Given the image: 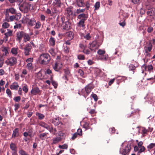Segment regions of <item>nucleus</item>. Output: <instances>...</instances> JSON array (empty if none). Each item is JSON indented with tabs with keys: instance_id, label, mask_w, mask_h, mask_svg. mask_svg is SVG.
I'll list each match as a JSON object with an SVG mask.
<instances>
[{
	"instance_id": "nucleus-1",
	"label": "nucleus",
	"mask_w": 155,
	"mask_h": 155,
	"mask_svg": "<svg viewBox=\"0 0 155 155\" xmlns=\"http://www.w3.org/2000/svg\"><path fill=\"white\" fill-rule=\"evenodd\" d=\"M50 60V56L48 54H43L40 56L39 60L41 64H46L49 62Z\"/></svg>"
},
{
	"instance_id": "nucleus-2",
	"label": "nucleus",
	"mask_w": 155,
	"mask_h": 155,
	"mask_svg": "<svg viewBox=\"0 0 155 155\" xmlns=\"http://www.w3.org/2000/svg\"><path fill=\"white\" fill-rule=\"evenodd\" d=\"M31 5L26 2H24L19 7L20 11L24 13H26L29 11Z\"/></svg>"
},
{
	"instance_id": "nucleus-3",
	"label": "nucleus",
	"mask_w": 155,
	"mask_h": 155,
	"mask_svg": "<svg viewBox=\"0 0 155 155\" xmlns=\"http://www.w3.org/2000/svg\"><path fill=\"white\" fill-rule=\"evenodd\" d=\"M17 63V59L14 57H11L8 58L5 61V63L7 65H9L11 66H13L16 64Z\"/></svg>"
},
{
	"instance_id": "nucleus-4",
	"label": "nucleus",
	"mask_w": 155,
	"mask_h": 155,
	"mask_svg": "<svg viewBox=\"0 0 155 155\" xmlns=\"http://www.w3.org/2000/svg\"><path fill=\"white\" fill-rule=\"evenodd\" d=\"M94 87L93 85L91 84H89L85 87V91L86 93H82V95H83L85 98H86Z\"/></svg>"
},
{
	"instance_id": "nucleus-5",
	"label": "nucleus",
	"mask_w": 155,
	"mask_h": 155,
	"mask_svg": "<svg viewBox=\"0 0 155 155\" xmlns=\"http://www.w3.org/2000/svg\"><path fill=\"white\" fill-rule=\"evenodd\" d=\"M32 46L30 43L27 44L25 46L23 49L25 55H28L29 54V52Z\"/></svg>"
},
{
	"instance_id": "nucleus-6",
	"label": "nucleus",
	"mask_w": 155,
	"mask_h": 155,
	"mask_svg": "<svg viewBox=\"0 0 155 155\" xmlns=\"http://www.w3.org/2000/svg\"><path fill=\"white\" fill-rule=\"evenodd\" d=\"M131 149V147L129 144L127 145L125 148L120 151L121 153L123 155L128 154Z\"/></svg>"
},
{
	"instance_id": "nucleus-7",
	"label": "nucleus",
	"mask_w": 155,
	"mask_h": 155,
	"mask_svg": "<svg viewBox=\"0 0 155 155\" xmlns=\"http://www.w3.org/2000/svg\"><path fill=\"white\" fill-rule=\"evenodd\" d=\"M24 32L22 31H19L16 34V40L20 43L21 41L22 38H23Z\"/></svg>"
},
{
	"instance_id": "nucleus-8",
	"label": "nucleus",
	"mask_w": 155,
	"mask_h": 155,
	"mask_svg": "<svg viewBox=\"0 0 155 155\" xmlns=\"http://www.w3.org/2000/svg\"><path fill=\"white\" fill-rule=\"evenodd\" d=\"M9 13L12 14H16V11L14 8L12 7L6 9L5 15L7 17L9 16Z\"/></svg>"
},
{
	"instance_id": "nucleus-9",
	"label": "nucleus",
	"mask_w": 155,
	"mask_h": 155,
	"mask_svg": "<svg viewBox=\"0 0 155 155\" xmlns=\"http://www.w3.org/2000/svg\"><path fill=\"white\" fill-rule=\"evenodd\" d=\"M97 42L96 41H94L91 44H89L90 46L89 48L91 51H95L96 49L98 48V46L97 45Z\"/></svg>"
},
{
	"instance_id": "nucleus-10",
	"label": "nucleus",
	"mask_w": 155,
	"mask_h": 155,
	"mask_svg": "<svg viewBox=\"0 0 155 155\" xmlns=\"http://www.w3.org/2000/svg\"><path fill=\"white\" fill-rule=\"evenodd\" d=\"M147 13L148 16H150L151 18H153L155 14L154 8H152L148 9Z\"/></svg>"
},
{
	"instance_id": "nucleus-11",
	"label": "nucleus",
	"mask_w": 155,
	"mask_h": 155,
	"mask_svg": "<svg viewBox=\"0 0 155 155\" xmlns=\"http://www.w3.org/2000/svg\"><path fill=\"white\" fill-rule=\"evenodd\" d=\"M153 45L152 44L151 41H150L149 42L147 43L146 45V53H147L148 51H151Z\"/></svg>"
},
{
	"instance_id": "nucleus-12",
	"label": "nucleus",
	"mask_w": 155,
	"mask_h": 155,
	"mask_svg": "<svg viewBox=\"0 0 155 155\" xmlns=\"http://www.w3.org/2000/svg\"><path fill=\"white\" fill-rule=\"evenodd\" d=\"M62 3L60 0H54L52 5L54 6L60 7H61Z\"/></svg>"
},
{
	"instance_id": "nucleus-13",
	"label": "nucleus",
	"mask_w": 155,
	"mask_h": 155,
	"mask_svg": "<svg viewBox=\"0 0 155 155\" xmlns=\"http://www.w3.org/2000/svg\"><path fill=\"white\" fill-rule=\"evenodd\" d=\"M62 64L60 63H55V64L53 66L54 70L56 71H58L62 67Z\"/></svg>"
},
{
	"instance_id": "nucleus-14",
	"label": "nucleus",
	"mask_w": 155,
	"mask_h": 155,
	"mask_svg": "<svg viewBox=\"0 0 155 155\" xmlns=\"http://www.w3.org/2000/svg\"><path fill=\"white\" fill-rule=\"evenodd\" d=\"M23 41L25 42L30 41L31 38L30 36L27 33L24 32L23 35Z\"/></svg>"
},
{
	"instance_id": "nucleus-15",
	"label": "nucleus",
	"mask_w": 155,
	"mask_h": 155,
	"mask_svg": "<svg viewBox=\"0 0 155 155\" xmlns=\"http://www.w3.org/2000/svg\"><path fill=\"white\" fill-rule=\"evenodd\" d=\"M66 36L68 40H71L74 38V34L71 31H68L66 32Z\"/></svg>"
},
{
	"instance_id": "nucleus-16",
	"label": "nucleus",
	"mask_w": 155,
	"mask_h": 155,
	"mask_svg": "<svg viewBox=\"0 0 155 155\" xmlns=\"http://www.w3.org/2000/svg\"><path fill=\"white\" fill-rule=\"evenodd\" d=\"M73 14L72 11L71 10V8H67L65 11V14L67 16H70L72 15Z\"/></svg>"
},
{
	"instance_id": "nucleus-17",
	"label": "nucleus",
	"mask_w": 155,
	"mask_h": 155,
	"mask_svg": "<svg viewBox=\"0 0 155 155\" xmlns=\"http://www.w3.org/2000/svg\"><path fill=\"white\" fill-rule=\"evenodd\" d=\"M19 85L17 82H14L10 86V88L11 89L17 90Z\"/></svg>"
},
{
	"instance_id": "nucleus-18",
	"label": "nucleus",
	"mask_w": 155,
	"mask_h": 155,
	"mask_svg": "<svg viewBox=\"0 0 155 155\" xmlns=\"http://www.w3.org/2000/svg\"><path fill=\"white\" fill-rule=\"evenodd\" d=\"M27 21L30 25L32 26L34 25L36 23V21L34 18L31 19H28L27 20Z\"/></svg>"
},
{
	"instance_id": "nucleus-19",
	"label": "nucleus",
	"mask_w": 155,
	"mask_h": 155,
	"mask_svg": "<svg viewBox=\"0 0 155 155\" xmlns=\"http://www.w3.org/2000/svg\"><path fill=\"white\" fill-rule=\"evenodd\" d=\"M77 5L80 7H84L85 5L83 0H76Z\"/></svg>"
},
{
	"instance_id": "nucleus-20",
	"label": "nucleus",
	"mask_w": 155,
	"mask_h": 155,
	"mask_svg": "<svg viewBox=\"0 0 155 155\" xmlns=\"http://www.w3.org/2000/svg\"><path fill=\"white\" fill-rule=\"evenodd\" d=\"M40 90L39 88L37 87H35L32 89L31 91V93L33 95H36L37 94L39 93Z\"/></svg>"
},
{
	"instance_id": "nucleus-21",
	"label": "nucleus",
	"mask_w": 155,
	"mask_h": 155,
	"mask_svg": "<svg viewBox=\"0 0 155 155\" xmlns=\"http://www.w3.org/2000/svg\"><path fill=\"white\" fill-rule=\"evenodd\" d=\"M51 122L55 126L58 125L60 123L59 118L57 117L53 118Z\"/></svg>"
},
{
	"instance_id": "nucleus-22",
	"label": "nucleus",
	"mask_w": 155,
	"mask_h": 155,
	"mask_svg": "<svg viewBox=\"0 0 155 155\" xmlns=\"http://www.w3.org/2000/svg\"><path fill=\"white\" fill-rule=\"evenodd\" d=\"M78 18L79 19H81V20H86L87 18V16L85 14H81L78 15Z\"/></svg>"
},
{
	"instance_id": "nucleus-23",
	"label": "nucleus",
	"mask_w": 155,
	"mask_h": 155,
	"mask_svg": "<svg viewBox=\"0 0 155 155\" xmlns=\"http://www.w3.org/2000/svg\"><path fill=\"white\" fill-rule=\"evenodd\" d=\"M19 131L18 128L15 129L13 131V133L12 134V137L15 138L19 136Z\"/></svg>"
},
{
	"instance_id": "nucleus-24",
	"label": "nucleus",
	"mask_w": 155,
	"mask_h": 155,
	"mask_svg": "<svg viewBox=\"0 0 155 155\" xmlns=\"http://www.w3.org/2000/svg\"><path fill=\"white\" fill-rule=\"evenodd\" d=\"M62 138L60 137H58L54 138L53 139V143L56 144L60 141Z\"/></svg>"
},
{
	"instance_id": "nucleus-25",
	"label": "nucleus",
	"mask_w": 155,
	"mask_h": 155,
	"mask_svg": "<svg viewBox=\"0 0 155 155\" xmlns=\"http://www.w3.org/2000/svg\"><path fill=\"white\" fill-rule=\"evenodd\" d=\"M48 134V133H47L41 134L39 135V137L41 140H44Z\"/></svg>"
},
{
	"instance_id": "nucleus-26",
	"label": "nucleus",
	"mask_w": 155,
	"mask_h": 155,
	"mask_svg": "<svg viewBox=\"0 0 155 155\" xmlns=\"http://www.w3.org/2000/svg\"><path fill=\"white\" fill-rule=\"evenodd\" d=\"M71 25V23L68 21H66L64 23V28L66 29H69Z\"/></svg>"
},
{
	"instance_id": "nucleus-27",
	"label": "nucleus",
	"mask_w": 155,
	"mask_h": 155,
	"mask_svg": "<svg viewBox=\"0 0 155 155\" xmlns=\"http://www.w3.org/2000/svg\"><path fill=\"white\" fill-rule=\"evenodd\" d=\"M97 53L99 55V58H100L105 53V51L104 50L99 49Z\"/></svg>"
},
{
	"instance_id": "nucleus-28",
	"label": "nucleus",
	"mask_w": 155,
	"mask_h": 155,
	"mask_svg": "<svg viewBox=\"0 0 155 155\" xmlns=\"http://www.w3.org/2000/svg\"><path fill=\"white\" fill-rule=\"evenodd\" d=\"M57 7H55L53 8L52 10V15L55 14H57L58 13H60V11L57 9Z\"/></svg>"
},
{
	"instance_id": "nucleus-29",
	"label": "nucleus",
	"mask_w": 155,
	"mask_h": 155,
	"mask_svg": "<svg viewBox=\"0 0 155 155\" xmlns=\"http://www.w3.org/2000/svg\"><path fill=\"white\" fill-rule=\"evenodd\" d=\"M49 42L50 45L53 46L55 45V40L54 38L52 37L50 38L49 39Z\"/></svg>"
},
{
	"instance_id": "nucleus-30",
	"label": "nucleus",
	"mask_w": 155,
	"mask_h": 155,
	"mask_svg": "<svg viewBox=\"0 0 155 155\" xmlns=\"http://www.w3.org/2000/svg\"><path fill=\"white\" fill-rule=\"evenodd\" d=\"M40 125L47 129H49V126L47 124L44 123V122H41L40 124Z\"/></svg>"
},
{
	"instance_id": "nucleus-31",
	"label": "nucleus",
	"mask_w": 155,
	"mask_h": 155,
	"mask_svg": "<svg viewBox=\"0 0 155 155\" xmlns=\"http://www.w3.org/2000/svg\"><path fill=\"white\" fill-rule=\"evenodd\" d=\"M18 48H13L11 50L12 53L14 55H16L18 54Z\"/></svg>"
},
{
	"instance_id": "nucleus-32",
	"label": "nucleus",
	"mask_w": 155,
	"mask_h": 155,
	"mask_svg": "<svg viewBox=\"0 0 155 155\" xmlns=\"http://www.w3.org/2000/svg\"><path fill=\"white\" fill-rule=\"evenodd\" d=\"M83 20H81L78 23V25L80 27H84L85 26L84 25V21Z\"/></svg>"
},
{
	"instance_id": "nucleus-33",
	"label": "nucleus",
	"mask_w": 155,
	"mask_h": 155,
	"mask_svg": "<svg viewBox=\"0 0 155 155\" xmlns=\"http://www.w3.org/2000/svg\"><path fill=\"white\" fill-rule=\"evenodd\" d=\"M2 51L4 52L3 54H4L5 55L7 56L8 54L7 48L6 47H4L2 48Z\"/></svg>"
},
{
	"instance_id": "nucleus-34",
	"label": "nucleus",
	"mask_w": 155,
	"mask_h": 155,
	"mask_svg": "<svg viewBox=\"0 0 155 155\" xmlns=\"http://www.w3.org/2000/svg\"><path fill=\"white\" fill-rule=\"evenodd\" d=\"M147 68V71L149 72H151L153 71V67L151 64L148 65L147 67L146 66V69Z\"/></svg>"
},
{
	"instance_id": "nucleus-35",
	"label": "nucleus",
	"mask_w": 155,
	"mask_h": 155,
	"mask_svg": "<svg viewBox=\"0 0 155 155\" xmlns=\"http://www.w3.org/2000/svg\"><path fill=\"white\" fill-rule=\"evenodd\" d=\"M108 55L105 53L103 55V56L100 58L101 60L106 61L108 59Z\"/></svg>"
},
{
	"instance_id": "nucleus-36",
	"label": "nucleus",
	"mask_w": 155,
	"mask_h": 155,
	"mask_svg": "<svg viewBox=\"0 0 155 155\" xmlns=\"http://www.w3.org/2000/svg\"><path fill=\"white\" fill-rule=\"evenodd\" d=\"M10 148L12 151H14L17 150V147L14 143H11L10 145Z\"/></svg>"
},
{
	"instance_id": "nucleus-37",
	"label": "nucleus",
	"mask_w": 155,
	"mask_h": 155,
	"mask_svg": "<svg viewBox=\"0 0 155 155\" xmlns=\"http://www.w3.org/2000/svg\"><path fill=\"white\" fill-rule=\"evenodd\" d=\"M26 68L29 70H31L33 68V66L31 63H28L26 65Z\"/></svg>"
},
{
	"instance_id": "nucleus-38",
	"label": "nucleus",
	"mask_w": 155,
	"mask_h": 155,
	"mask_svg": "<svg viewBox=\"0 0 155 155\" xmlns=\"http://www.w3.org/2000/svg\"><path fill=\"white\" fill-rule=\"evenodd\" d=\"M94 7L95 8L94 10H98L100 7V3L99 2H97L95 4Z\"/></svg>"
},
{
	"instance_id": "nucleus-39",
	"label": "nucleus",
	"mask_w": 155,
	"mask_h": 155,
	"mask_svg": "<svg viewBox=\"0 0 155 155\" xmlns=\"http://www.w3.org/2000/svg\"><path fill=\"white\" fill-rule=\"evenodd\" d=\"M36 114L37 116H38V118L40 120L43 119L45 117L43 114L40 113H37Z\"/></svg>"
},
{
	"instance_id": "nucleus-40",
	"label": "nucleus",
	"mask_w": 155,
	"mask_h": 155,
	"mask_svg": "<svg viewBox=\"0 0 155 155\" xmlns=\"http://www.w3.org/2000/svg\"><path fill=\"white\" fill-rule=\"evenodd\" d=\"M33 130L32 129H28V136L31 137H32L34 136L33 134Z\"/></svg>"
},
{
	"instance_id": "nucleus-41",
	"label": "nucleus",
	"mask_w": 155,
	"mask_h": 155,
	"mask_svg": "<svg viewBox=\"0 0 155 155\" xmlns=\"http://www.w3.org/2000/svg\"><path fill=\"white\" fill-rule=\"evenodd\" d=\"M35 26L34 28L35 29H38L40 28L41 26V23L39 21H38L37 22H36V23H35Z\"/></svg>"
},
{
	"instance_id": "nucleus-42",
	"label": "nucleus",
	"mask_w": 155,
	"mask_h": 155,
	"mask_svg": "<svg viewBox=\"0 0 155 155\" xmlns=\"http://www.w3.org/2000/svg\"><path fill=\"white\" fill-rule=\"evenodd\" d=\"M18 152L21 155H29L24 150L21 149L19 150Z\"/></svg>"
},
{
	"instance_id": "nucleus-43",
	"label": "nucleus",
	"mask_w": 155,
	"mask_h": 155,
	"mask_svg": "<svg viewBox=\"0 0 155 155\" xmlns=\"http://www.w3.org/2000/svg\"><path fill=\"white\" fill-rule=\"evenodd\" d=\"M9 26V24L6 22H4L2 25V27L3 28H8Z\"/></svg>"
},
{
	"instance_id": "nucleus-44",
	"label": "nucleus",
	"mask_w": 155,
	"mask_h": 155,
	"mask_svg": "<svg viewBox=\"0 0 155 155\" xmlns=\"http://www.w3.org/2000/svg\"><path fill=\"white\" fill-rule=\"evenodd\" d=\"M5 35L8 37L12 36V31L10 30L7 32L5 33Z\"/></svg>"
},
{
	"instance_id": "nucleus-45",
	"label": "nucleus",
	"mask_w": 155,
	"mask_h": 155,
	"mask_svg": "<svg viewBox=\"0 0 155 155\" xmlns=\"http://www.w3.org/2000/svg\"><path fill=\"white\" fill-rule=\"evenodd\" d=\"M59 147L61 149H67L68 147V145L66 144H64L62 145H59Z\"/></svg>"
},
{
	"instance_id": "nucleus-46",
	"label": "nucleus",
	"mask_w": 155,
	"mask_h": 155,
	"mask_svg": "<svg viewBox=\"0 0 155 155\" xmlns=\"http://www.w3.org/2000/svg\"><path fill=\"white\" fill-rule=\"evenodd\" d=\"M83 127L86 130H87L90 128V126L89 124L87 123H85L83 125Z\"/></svg>"
},
{
	"instance_id": "nucleus-47",
	"label": "nucleus",
	"mask_w": 155,
	"mask_h": 155,
	"mask_svg": "<svg viewBox=\"0 0 155 155\" xmlns=\"http://www.w3.org/2000/svg\"><path fill=\"white\" fill-rule=\"evenodd\" d=\"M22 90L24 91L25 93H27L28 91V89L27 86L26 85H25L23 87Z\"/></svg>"
},
{
	"instance_id": "nucleus-48",
	"label": "nucleus",
	"mask_w": 155,
	"mask_h": 155,
	"mask_svg": "<svg viewBox=\"0 0 155 155\" xmlns=\"http://www.w3.org/2000/svg\"><path fill=\"white\" fill-rule=\"evenodd\" d=\"M91 96L94 98L95 101H97L98 97L96 94L92 93L91 95Z\"/></svg>"
},
{
	"instance_id": "nucleus-49",
	"label": "nucleus",
	"mask_w": 155,
	"mask_h": 155,
	"mask_svg": "<svg viewBox=\"0 0 155 155\" xmlns=\"http://www.w3.org/2000/svg\"><path fill=\"white\" fill-rule=\"evenodd\" d=\"M49 52L53 56H54L56 55V53L55 52L54 49H51L49 51Z\"/></svg>"
},
{
	"instance_id": "nucleus-50",
	"label": "nucleus",
	"mask_w": 155,
	"mask_h": 155,
	"mask_svg": "<svg viewBox=\"0 0 155 155\" xmlns=\"http://www.w3.org/2000/svg\"><path fill=\"white\" fill-rule=\"evenodd\" d=\"M6 93L10 97H12V93L11 91L9 89H7L6 91Z\"/></svg>"
},
{
	"instance_id": "nucleus-51",
	"label": "nucleus",
	"mask_w": 155,
	"mask_h": 155,
	"mask_svg": "<svg viewBox=\"0 0 155 155\" xmlns=\"http://www.w3.org/2000/svg\"><path fill=\"white\" fill-rule=\"evenodd\" d=\"M78 58L79 60H83L85 59V57L84 55L79 54L78 56Z\"/></svg>"
},
{
	"instance_id": "nucleus-52",
	"label": "nucleus",
	"mask_w": 155,
	"mask_h": 155,
	"mask_svg": "<svg viewBox=\"0 0 155 155\" xmlns=\"http://www.w3.org/2000/svg\"><path fill=\"white\" fill-rule=\"evenodd\" d=\"M13 99L15 101L18 102L21 100V97L20 96L16 97H14Z\"/></svg>"
},
{
	"instance_id": "nucleus-53",
	"label": "nucleus",
	"mask_w": 155,
	"mask_h": 155,
	"mask_svg": "<svg viewBox=\"0 0 155 155\" xmlns=\"http://www.w3.org/2000/svg\"><path fill=\"white\" fill-rule=\"evenodd\" d=\"M85 9H78L76 11V12L77 14H79L85 11Z\"/></svg>"
},
{
	"instance_id": "nucleus-54",
	"label": "nucleus",
	"mask_w": 155,
	"mask_h": 155,
	"mask_svg": "<svg viewBox=\"0 0 155 155\" xmlns=\"http://www.w3.org/2000/svg\"><path fill=\"white\" fill-rule=\"evenodd\" d=\"M16 18V16L14 15L10 16L9 17V20L10 21H13Z\"/></svg>"
},
{
	"instance_id": "nucleus-55",
	"label": "nucleus",
	"mask_w": 155,
	"mask_h": 155,
	"mask_svg": "<svg viewBox=\"0 0 155 155\" xmlns=\"http://www.w3.org/2000/svg\"><path fill=\"white\" fill-rule=\"evenodd\" d=\"M155 146V144L153 143H150L149 146L147 147L148 149H151Z\"/></svg>"
},
{
	"instance_id": "nucleus-56",
	"label": "nucleus",
	"mask_w": 155,
	"mask_h": 155,
	"mask_svg": "<svg viewBox=\"0 0 155 155\" xmlns=\"http://www.w3.org/2000/svg\"><path fill=\"white\" fill-rule=\"evenodd\" d=\"M83 52L86 54H88L90 53V51L88 49H86V48L83 50Z\"/></svg>"
},
{
	"instance_id": "nucleus-57",
	"label": "nucleus",
	"mask_w": 155,
	"mask_h": 155,
	"mask_svg": "<svg viewBox=\"0 0 155 155\" xmlns=\"http://www.w3.org/2000/svg\"><path fill=\"white\" fill-rule=\"evenodd\" d=\"M21 25L20 24H17L15 25L14 27V28L15 29L19 28H21Z\"/></svg>"
},
{
	"instance_id": "nucleus-58",
	"label": "nucleus",
	"mask_w": 155,
	"mask_h": 155,
	"mask_svg": "<svg viewBox=\"0 0 155 155\" xmlns=\"http://www.w3.org/2000/svg\"><path fill=\"white\" fill-rule=\"evenodd\" d=\"M33 61V58H28L26 60V62L28 63H31Z\"/></svg>"
},
{
	"instance_id": "nucleus-59",
	"label": "nucleus",
	"mask_w": 155,
	"mask_h": 155,
	"mask_svg": "<svg viewBox=\"0 0 155 155\" xmlns=\"http://www.w3.org/2000/svg\"><path fill=\"white\" fill-rule=\"evenodd\" d=\"M51 83L55 88H56L57 87L58 84L56 82L54 81H52Z\"/></svg>"
},
{
	"instance_id": "nucleus-60",
	"label": "nucleus",
	"mask_w": 155,
	"mask_h": 155,
	"mask_svg": "<svg viewBox=\"0 0 155 155\" xmlns=\"http://www.w3.org/2000/svg\"><path fill=\"white\" fill-rule=\"evenodd\" d=\"M78 134L77 133H75L71 137V139L72 140H74L75 138H76Z\"/></svg>"
},
{
	"instance_id": "nucleus-61",
	"label": "nucleus",
	"mask_w": 155,
	"mask_h": 155,
	"mask_svg": "<svg viewBox=\"0 0 155 155\" xmlns=\"http://www.w3.org/2000/svg\"><path fill=\"white\" fill-rule=\"evenodd\" d=\"M78 134L79 135H82V130L81 129H78L77 130Z\"/></svg>"
},
{
	"instance_id": "nucleus-62",
	"label": "nucleus",
	"mask_w": 155,
	"mask_h": 155,
	"mask_svg": "<svg viewBox=\"0 0 155 155\" xmlns=\"http://www.w3.org/2000/svg\"><path fill=\"white\" fill-rule=\"evenodd\" d=\"M153 30V28L152 27H149L147 29V32L149 33H150L152 32V31Z\"/></svg>"
},
{
	"instance_id": "nucleus-63",
	"label": "nucleus",
	"mask_w": 155,
	"mask_h": 155,
	"mask_svg": "<svg viewBox=\"0 0 155 155\" xmlns=\"http://www.w3.org/2000/svg\"><path fill=\"white\" fill-rule=\"evenodd\" d=\"M40 19L42 21H45V17L44 15H40Z\"/></svg>"
},
{
	"instance_id": "nucleus-64",
	"label": "nucleus",
	"mask_w": 155,
	"mask_h": 155,
	"mask_svg": "<svg viewBox=\"0 0 155 155\" xmlns=\"http://www.w3.org/2000/svg\"><path fill=\"white\" fill-rule=\"evenodd\" d=\"M78 73L80 74V75L82 76L84 74L83 71L81 69H79L78 71Z\"/></svg>"
}]
</instances>
